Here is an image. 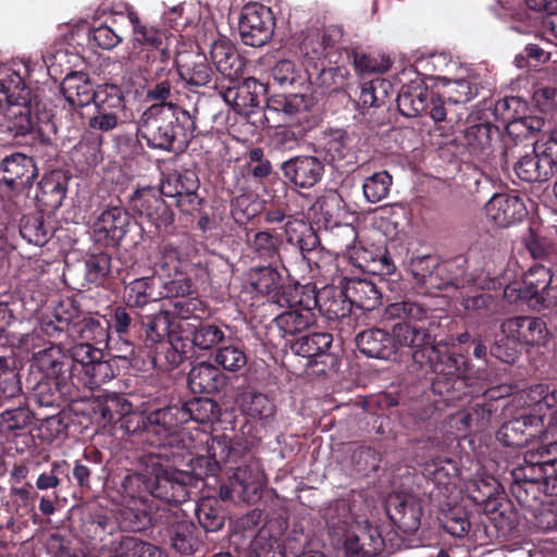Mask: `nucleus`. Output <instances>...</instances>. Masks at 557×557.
<instances>
[{
  "label": "nucleus",
  "mask_w": 557,
  "mask_h": 557,
  "mask_svg": "<svg viewBox=\"0 0 557 557\" xmlns=\"http://www.w3.org/2000/svg\"><path fill=\"white\" fill-rule=\"evenodd\" d=\"M428 314V307L409 299L385 308L387 319L401 320L392 327L395 354L401 348L410 349L416 363L430 367L432 391L451 401L473 392L472 364L456 346L435 344L425 326Z\"/></svg>",
  "instance_id": "1"
},
{
  "label": "nucleus",
  "mask_w": 557,
  "mask_h": 557,
  "mask_svg": "<svg viewBox=\"0 0 557 557\" xmlns=\"http://www.w3.org/2000/svg\"><path fill=\"white\" fill-rule=\"evenodd\" d=\"M198 437V447L194 446L197 448L194 471L198 475L218 476L223 466L242 462L234 468L228 484L220 486L221 499H231L233 494L244 502L258 497L265 478L247 441L232 440L225 434L213 436L207 432H199Z\"/></svg>",
  "instance_id": "2"
},
{
  "label": "nucleus",
  "mask_w": 557,
  "mask_h": 557,
  "mask_svg": "<svg viewBox=\"0 0 557 557\" xmlns=\"http://www.w3.org/2000/svg\"><path fill=\"white\" fill-rule=\"evenodd\" d=\"M178 470L164 463L160 454L149 453L129 461L128 456H121L117 470H123V492L131 502L145 503L148 498L159 499L166 504L181 505L190 497V491L196 481L205 479L194 471Z\"/></svg>",
  "instance_id": "3"
},
{
  "label": "nucleus",
  "mask_w": 557,
  "mask_h": 557,
  "mask_svg": "<svg viewBox=\"0 0 557 557\" xmlns=\"http://www.w3.org/2000/svg\"><path fill=\"white\" fill-rule=\"evenodd\" d=\"M519 398L528 411L504 422L496 432L499 443L522 447L537 437L544 428V418L557 413V386L537 383L523 388Z\"/></svg>",
  "instance_id": "4"
},
{
  "label": "nucleus",
  "mask_w": 557,
  "mask_h": 557,
  "mask_svg": "<svg viewBox=\"0 0 557 557\" xmlns=\"http://www.w3.org/2000/svg\"><path fill=\"white\" fill-rule=\"evenodd\" d=\"M196 122L186 110L173 103H154L141 114L137 134L151 148L172 150L174 143L187 145L196 132Z\"/></svg>",
  "instance_id": "5"
},
{
  "label": "nucleus",
  "mask_w": 557,
  "mask_h": 557,
  "mask_svg": "<svg viewBox=\"0 0 557 557\" xmlns=\"http://www.w3.org/2000/svg\"><path fill=\"white\" fill-rule=\"evenodd\" d=\"M36 366L42 372L40 380L33 387V398L41 407H61L69 401L87 397L77 392L75 379L71 376L67 361L59 349L49 348L38 354Z\"/></svg>",
  "instance_id": "6"
},
{
  "label": "nucleus",
  "mask_w": 557,
  "mask_h": 557,
  "mask_svg": "<svg viewBox=\"0 0 557 557\" xmlns=\"http://www.w3.org/2000/svg\"><path fill=\"white\" fill-rule=\"evenodd\" d=\"M552 271L543 264H534L524 273L521 284L507 285L504 298L510 304L527 305L541 311L557 305V286L552 285Z\"/></svg>",
  "instance_id": "7"
},
{
  "label": "nucleus",
  "mask_w": 557,
  "mask_h": 557,
  "mask_svg": "<svg viewBox=\"0 0 557 557\" xmlns=\"http://www.w3.org/2000/svg\"><path fill=\"white\" fill-rule=\"evenodd\" d=\"M86 295L78 294L73 297L61 299L51 312L41 317V330L46 333L49 348L59 349L62 352L73 339L74 324L82 318L84 311L82 306Z\"/></svg>",
  "instance_id": "8"
},
{
  "label": "nucleus",
  "mask_w": 557,
  "mask_h": 557,
  "mask_svg": "<svg viewBox=\"0 0 557 557\" xmlns=\"http://www.w3.org/2000/svg\"><path fill=\"white\" fill-rule=\"evenodd\" d=\"M127 17L133 27L132 49L128 54L129 62L138 67H147L158 59L165 63L170 52L163 46V34L153 26L143 24L133 10L127 11Z\"/></svg>",
  "instance_id": "9"
},
{
  "label": "nucleus",
  "mask_w": 557,
  "mask_h": 557,
  "mask_svg": "<svg viewBox=\"0 0 557 557\" xmlns=\"http://www.w3.org/2000/svg\"><path fill=\"white\" fill-rule=\"evenodd\" d=\"M290 350L300 357L308 359L307 368L318 375L336 371L339 361L330 349L333 344V335L329 332H311L295 338L287 339Z\"/></svg>",
  "instance_id": "10"
},
{
  "label": "nucleus",
  "mask_w": 557,
  "mask_h": 557,
  "mask_svg": "<svg viewBox=\"0 0 557 557\" xmlns=\"http://www.w3.org/2000/svg\"><path fill=\"white\" fill-rule=\"evenodd\" d=\"M247 281L253 292L277 306L288 304L293 299V295H298L304 286L298 282H287L277 268V263L250 268Z\"/></svg>",
  "instance_id": "11"
},
{
  "label": "nucleus",
  "mask_w": 557,
  "mask_h": 557,
  "mask_svg": "<svg viewBox=\"0 0 557 557\" xmlns=\"http://www.w3.org/2000/svg\"><path fill=\"white\" fill-rule=\"evenodd\" d=\"M397 107L407 117L426 114L434 122H442L447 116L444 99L438 94L429 91L422 84L403 87L397 98Z\"/></svg>",
  "instance_id": "12"
},
{
  "label": "nucleus",
  "mask_w": 557,
  "mask_h": 557,
  "mask_svg": "<svg viewBox=\"0 0 557 557\" xmlns=\"http://www.w3.org/2000/svg\"><path fill=\"white\" fill-rule=\"evenodd\" d=\"M475 381L476 379L473 375L472 393L466 394L462 397L451 401L447 400L445 395H441L431 391L433 395L440 396L441 399L431 401L429 396H422L419 399H413L409 405H403L401 409L399 410L403 421L412 428L428 430L430 426L435 425L440 420L442 406H456L458 403L480 394V387L476 385ZM430 389H432V386Z\"/></svg>",
  "instance_id": "13"
},
{
  "label": "nucleus",
  "mask_w": 557,
  "mask_h": 557,
  "mask_svg": "<svg viewBox=\"0 0 557 557\" xmlns=\"http://www.w3.org/2000/svg\"><path fill=\"white\" fill-rule=\"evenodd\" d=\"M533 150L523 156H516L513 149H507L504 153L505 163H512L515 174H530L533 172L543 174H557V138L550 136L544 148L539 141L533 143Z\"/></svg>",
  "instance_id": "14"
},
{
  "label": "nucleus",
  "mask_w": 557,
  "mask_h": 557,
  "mask_svg": "<svg viewBox=\"0 0 557 557\" xmlns=\"http://www.w3.org/2000/svg\"><path fill=\"white\" fill-rule=\"evenodd\" d=\"M186 417L182 403L151 410L148 412V435L157 437L158 446H173L180 442Z\"/></svg>",
  "instance_id": "15"
},
{
  "label": "nucleus",
  "mask_w": 557,
  "mask_h": 557,
  "mask_svg": "<svg viewBox=\"0 0 557 557\" xmlns=\"http://www.w3.org/2000/svg\"><path fill=\"white\" fill-rule=\"evenodd\" d=\"M132 218L120 205H108L92 224V238L103 247L116 248L129 231Z\"/></svg>",
  "instance_id": "16"
},
{
  "label": "nucleus",
  "mask_w": 557,
  "mask_h": 557,
  "mask_svg": "<svg viewBox=\"0 0 557 557\" xmlns=\"http://www.w3.org/2000/svg\"><path fill=\"white\" fill-rule=\"evenodd\" d=\"M302 288L307 295V305L330 321L346 318L351 312L352 308L344 284L326 285L320 290H317L313 284H305Z\"/></svg>",
  "instance_id": "17"
},
{
  "label": "nucleus",
  "mask_w": 557,
  "mask_h": 557,
  "mask_svg": "<svg viewBox=\"0 0 557 557\" xmlns=\"http://www.w3.org/2000/svg\"><path fill=\"white\" fill-rule=\"evenodd\" d=\"M243 42L251 47L265 45L273 35L274 20L269 8L261 4H248L243 8L238 24Z\"/></svg>",
  "instance_id": "18"
},
{
  "label": "nucleus",
  "mask_w": 557,
  "mask_h": 557,
  "mask_svg": "<svg viewBox=\"0 0 557 557\" xmlns=\"http://www.w3.org/2000/svg\"><path fill=\"white\" fill-rule=\"evenodd\" d=\"M307 301L306 292L301 288L298 295H293V299L288 304L281 306L282 308H288V310L273 319L274 325L286 341L288 336L295 338V336L306 332L310 326L315 324L317 314L313 308L307 305Z\"/></svg>",
  "instance_id": "19"
},
{
  "label": "nucleus",
  "mask_w": 557,
  "mask_h": 557,
  "mask_svg": "<svg viewBox=\"0 0 557 557\" xmlns=\"http://www.w3.org/2000/svg\"><path fill=\"white\" fill-rule=\"evenodd\" d=\"M386 513L403 533L418 531L423 515L422 500L411 494H391L385 502Z\"/></svg>",
  "instance_id": "20"
},
{
  "label": "nucleus",
  "mask_w": 557,
  "mask_h": 557,
  "mask_svg": "<svg viewBox=\"0 0 557 557\" xmlns=\"http://www.w3.org/2000/svg\"><path fill=\"white\" fill-rule=\"evenodd\" d=\"M131 205L139 219L149 222L157 230L168 227L174 221L172 209L153 187L135 190L131 197Z\"/></svg>",
  "instance_id": "21"
},
{
  "label": "nucleus",
  "mask_w": 557,
  "mask_h": 557,
  "mask_svg": "<svg viewBox=\"0 0 557 557\" xmlns=\"http://www.w3.org/2000/svg\"><path fill=\"white\" fill-rule=\"evenodd\" d=\"M70 475L71 485L78 487L82 493L90 492L94 483L107 478V460L103 453L94 446L86 447L82 457L74 461Z\"/></svg>",
  "instance_id": "22"
},
{
  "label": "nucleus",
  "mask_w": 557,
  "mask_h": 557,
  "mask_svg": "<svg viewBox=\"0 0 557 557\" xmlns=\"http://www.w3.org/2000/svg\"><path fill=\"white\" fill-rule=\"evenodd\" d=\"M199 185L198 176H162L159 191L175 198L182 212L194 214L203 203V198L198 195Z\"/></svg>",
  "instance_id": "23"
},
{
  "label": "nucleus",
  "mask_w": 557,
  "mask_h": 557,
  "mask_svg": "<svg viewBox=\"0 0 557 557\" xmlns=\"http://www.w3.org/2000/svg\"><path fill=\"white\" fill-rule=\"evenodd\" d=\"M113 474L117 494L121 496L123 509L120 511L119 524L122 530L139 532L146 530L152 523L154 502L148 498L145 503L131 502L123 492V470Z\"/></svg>",
  "instance_id": "24"
},
{
  "label": "nucleus",
  "mask_w": 557,
  "mask_h": 557,
  "mask_svg": "<svg viewBox=\"0 0 557 557\" xmlns=\"http://www.w3.org/2000/svg\"><path fill=\"white\" fill-rule=\"evenodd\" d=\"M238 408L247 422L261 428L273 426L277 406L273 397L258 391H244L237 397Z\"/></svg>",
  "instance_id": "25"
},
{
  "label": "nucleus",
  "mask_w": 557,
  "mask_h": 557,
  "mask_svg": "<svg viewBox=\"0 0 557 557\" xmlns=\"http://www.w3.org/2000/svg\"><path fill=\"white\" fill-rule=\"evenodd\" d=\"M191 240L184 236L176 240H162L158 246L154 264L164 274L185 272L194 255Z\"/></svg>",
  "instance_id": "26"
},
{
  "label": "nucleus",
  "mask_w": 557,
  "mask_h": 557,
  "mask_svg": "<svg viewBox=\"0 0 557 557\" xmlns=\"http://www.w3.org/2000/svg\"><path fill=\"white\" fill-rule=\"evenodd\" d=\"M500 331L516 336L521 346H545L549 336L546 322L529 315L506 319L500 325Z\"/></svg>",
  "instance_id": "27"
},
{
  "label": "nucleus",
  "mask_w": 557,
  "mask_h": 557,
  "mask_svg": "<svg viewBox=\"0 0 557 557\" xmlns=\"http://www.w3.org/2000/svg\"><path fill=\"white\" fill-rule=\"evenodd\" d=\"M487 218L498 227L521 222L528 214L523 201L516 195L494 194L485 205Z\"/></svg>",
  "instance_id": "28"
},
{
  "label": "nucleus",
  "mask_w": 557,
  "mask_h": 557,
  "mask_svg": "<svg viewBox=\"0 0 557 557\" xmlns=\"http://www.w3.org/2000/svg\"><path fill=\"white\" fill-rule=\"evenodd\" d=\"M30 103H14L0 111V140H14L29 135L35 126Z\"/></svg>",
  "instance_id": "29"
},
{
  "label": "nucleus",
  "mask_w": 557,
  "mask_h": 557,
  "mask_svg": "<svg viewBox=\"0 0 557 557\" xmlns=\"http://www.w3.org/2000/svg\"><path fill=\"white\" fill-rule=\"evenodd\" d=\"M346 557H384L386 544L377 527L369 525L349 534L344 543Z\"/></svg>",
  "instance_id": "30"
},
{
  "label": "nucleus",
  "mask_w": 557,
  "mask_h": 557,
  "mask_svg": "<svg viewBox=\"0 0 557 557\" xmlns=\"http://www.w3.org/2000/svg\"><path fill=\"white\" fill-rule=\"evenodd\" d=\"M168 536L170 547L181 556H193L203 547L202 533L190 520L173 521Z\"/></svg>",
  "instance_id": "31"
},
{
  "label": "nucleus",
  "mask_w": 557,
  "mask_h": 557,
  "mask_svg": "<svg viewBox=\"0 0 557 557\" xmlns=\"http://www.w3.org/2000/svg\"><path fill=\"white\" fill-rule=\"evenodd\" d=\"M355 342L359 351L368 358L391 360L396 356L393 335L383 329H366L356 335Z\"/></svg>",
  "instance_id": "32"
},
{
  "label": "nucleus",
  "mask_w": 557,
  "mask_h": 557,
  "mask_svg": "<svg viewBox=\"0 0 557 557\" xmlns=\"http://www.w3.org/2000/svg\"><path fill=\"white\" fill-rule=\"evenodd\" d=\"M96 113L89 119V126L92 129L109 132L117 127L122 122L124 111V99L119 90L113 89L111 94H104L96 100Z\"/></svg>",
  "instance_id": "33"
},
{
  "label": "nucleus",
  "mask_w": 557,
  "mask_h": 557,
  "mask_svg": "<svg viewBox=\"0 0 557 557\" xmlns=\"http://www.w3.org/2000/svg\"><path fill=\"white\" fill-rule=\"evenodd\" d=\"M182 336L189 342L188 346L200 350H210L223 344L225 332L222 326L200 319L196 323H181L178 325Z\"/></svg>",
  "instance_id": "34"
},
{
  "label": "nucleus",
  "mask_w": 557,
  "mask_h": 557,
  "mask_svg": "<svg viewBox=\"0 0 557 557\" xmlns=\"http://www.w3.org/2000/svg\"><path fill=\"white\" fill-rule=\"evenodd\" d=\"M161 277L156 275L134 278L123 289L124 305L141 309L161 299Z\"/></svg>",
  "instance_id": "35"
},
{
  "label": "nucleus",
  "mask_w": 557,
  "mask_h": 557,
  "mask_svg": "<svg viewBox=\"0 0 557 557\" xmlns=\"http://www.w3.org/2000/svg\"><path fill=\"white\" fill-rule=\"evenodd\" d=\"M131 404L123 394L103 391L91 400V409L103 426H116L125 411L131 410Z\"/></svg>",
  "instance_id": "36"
},
{
  "label": "nucleus",
  "mask_w": 557,
  "mask_h": 557,
  "mask_svg": "<svg viewBox=\"0 0 557 557\" xmlns=\"http://www.w3.org/2000/svg\"><path fill=\"white\" fill-rule=\"evenodd\" d=\"M422 474L440 490L443 488L448 492L450 487L456 486L460 468L457 459L448 455H438L423 463Z\"/></svg>",
  "instance_id": "37"
},
{
  "label": "nucleus",
  "mask_w": 557,
  "mask_h": 557,
  "mask_svg": "<svg viewBox=\"0 0 557 557\" xmlns=\"http://www.w3.org/2000/svg\"><path fill=\"white\" fill-rule=\"evenodd\" d=\"M61 91L65 100L72 107L83 108L91 101L96 103L106 91H95L89 81V76L83 72H72L67 74L62 84Z\"/></svg>",
  "instance_id": "38"
},
{
  "label": "nucleus",
  "mask_w": 557,
  "mask_h": 557,
  "mask_svg": "<svg viewBox=\"0 0 557 557\" xmlns=\"http://www.w3.org/2000/svg\"><path fill=\"white\" fill-rule=\"evenodd\" d=\"M228 383L223 372L210 362L195 364L188 373V387L194 394H214Z\"/></svg>",
  "instance_id": "39"
},
{
  "label": "nucleus",
  "mask_w": 557,
  "mask_h": 557,
  "mask_svg": "<svg viewBox=\"0 0 557 557\" xmlns=\"http://www.w3.org/2000/svg\"><path fill=\"white\" fill-rule=\"evenodd\" d=\"M546 465L547 460L539 459L537 455L529 449L524 453L523 462L510 471L511 480L544 483V493L552 495L548 488L553 479H557V474H553Z\"/></svg>",
  "instance_id": "40"
},
{
  "label": "nucleus",
  "mask_w": 557,
  "mask_h": 557,
  "mask_svg": "<svg viewBox=\"0 0 557 557\" xmlns=\"http://www.w3.org/2000/svg\"><path fill=\"white\" fill-rule=\"evenodd\" d=\"M210 57L216 70L224 77L235 81L243 75L245 62L228 40L219 39L213 41Z\"/></svg>",
  "instance_id": "41"
},
{
  "label": "nucleus",
  "mask_w": 557,
  "mask_h": 557,
  "mask_svg": "<svg viewBox=\"0 0 557 557\" xmlns=\"http://www.w3.org/2000/svg\"><path fill=\"white\" fill-rule=\"evenodd\" d=\"M171 327L172 321L169 311L160 310L153 314L143 315L139 342H143L147 347L160 346L170 337L176 335Z\"/></svg>",
  "instance_id": "42"
},
{
  "label": "nucleus",
  "mask_w": 557,
  "mask_h": 557,
  "mask_svg": "<svg viewBox=\"0 0 557 557\" xmlns=\"http://www.w3.org/2000/svg\"><path fill=\"white\" fill-rule=\"evenodd\" d=\"M438 276L442 281L438 290L462 289L475 284L474 275L468 272V260L462 256L441 261Z\"/></svg>",
  "instance_id": "43"
},
{
  "label": "nucleus",
  "mask_w": 557,
  "mask_h": 557,
  "mask_svg": "<svg viewBox=\"0 0 557 557\" xmlns=\"http://www.w3.org/2000/svg\"><path fill=\"white\" fill-rule=\"evenodd\" d=\"M344 281L351 308L372 311L381 305L382 294L371 281L357 277H345Z\"/></svg>",
  "instance_id": "44"
},
{
  "label": "nucleus",
  "mask_w": 557,
  "mask_h": 557,
  "mask_svg": "<svg viewBox=\"0 0 557 557\" xmlns=\"http://www.w3.org/2000/svg\"><path fill=\"white\" fill-rule=\"evenodd\" d=\"M440 263L438 257L434 255L412 257L409 261V271L414 283L425 293L438 290V284H442L438 276Z\"/></svg>",
  "instance_id": "45"
},
{
  "label": "nucleus",
  "mask_w": 557,
  "mask_h": 557,
  "mask_svg": "<svg viewBox=\"0 0 557 557\" xmlns=\"http://www.w3.org/2000/svg\"><path fill=\"white\" fill-rule=\"evenodd\" d=\"M246 242L259 259L268 263H282L280 253L282 237L280 234L270 231L253 232L250 230L246 232Z\"/></svg>",
  "instance_id": "46"
},
{
  "label": "nucleus",
  "mask_w": 557,
  "mask_h": 557,
  "mask_svg": "<svg viewBox=\"0 0 557 557\" xmlns=\"http://www.w3.org/2000/svg\"><path fill=\"white\" fill-rule=\"evenodd\" d=\"M77 337L84 342L91 343L98 347L108 346L110 344L111 333L108 319L104 317L97 318L89 312L74 324L73 339Z\"/></svg>",
  "instance_id": "47"
},
{
  "label": "nucleus",
  "mask_w": 557,
  "mask_h": 557,
  "mask_svg": "<svg viewBox=\"0 0 557 557\" xmlns=\"http://www.w3.org/2000/svg\"><path fill=\"white\" fill-rule=\"evenodd\" d=\"M285 234L287 242L298 248L302 259L310 261L308 255L320 245V238L312 225L302 219L288 220Z\"/></svg>",
  "instance_id": "48"
},
{
  "label": "nucleus",
  "mask_w": 557,
  "mask_h": 557,
  "mask_svg": "<svg viewBox=\"0 0 557 557\" xmlns=\"http://www.w3.org/2000/svg\"><path fill=\"white\" fill-rule=\"evenodd\" d=\"M141 317L126 305L113 307L108 319L111 335L139 339Z\"/></svg>",
  "instance_id": "49"
},
{
  "label": "nucleus",
  "mask_w": 557,
  "mask_h": 557,
  "mask_svg": "<svg viewBox=\"0 0 557 557\" xmlns=\"http://www.w3.org/2000/svg\"><path fill=\"white\" fill-rule=\"evenodd\" d=\"M114 376V368L110 361L99 358V360L92 361L85 368L79 369V372H76L73 379H75L77 392L81 393V388L92 392L103 383L111 381Z\"/></svg>",
  "instance_id": "50"
},
{
  "label": "nucleus",
  "mask_w": 557,
  "mask_h": 557,
  "mask_svg": "<svg viewBox=\"0 0 557 557\" xmlns=\"http://www.w3.org/2000/svg\"><path fill=\"white\" fill-rule=\"evenodd\" d=\"M178 75L189 86L203 87L211 82L213 71L206 55L197 53L188 54L178 62Z\"/></svg>",
  "instance_id": "51"
},
{
  "label": "nucleus",
  "mask_w": 557,
  "mask_h": 557,
  "mask_svg": "<svg viewBox=\"0 0 557 557\" xmlns=\"http://www.w3.org/2000/svg\"><path fill=\"white\" fill-rule=\"evenodd\" d=\"M16 404L14 407H7L0 411V429L3 432H15L27 429L34 421V413L26 404V397L21 389V398L14 397L10 403Z\"/></svg>",
  "instance_id": "52"
},
{
  "label": "nucleus",
  "mask_w": 557,
  "mask_h": 557,
  "mask_svg": "<svg viewBox=\"0 0 557 557\" xmlns=\"http://www.w3.org/2000/svg\"><path fill=\"white\" fill-rule=\"evenodd\" d=\"M73 341L74 339H71L66 348L62 350L63 358L58 360L63 362L67 361L71 364L72 377L76 372H79V369L104 357L102 347L84 341L78 344H73Z\"/></svg>",
  "instance_id": "53"
},
{
  "label": "nucleus",
  "mask_w": 557,
  "mask_h": 557,
  "mask_svg": "<svg viewBox=\"0 0 557 557\" xmlns=\"http://www.w3.org/2000/svg\"><path fill=\"white\" fill-rule=\"evenodd\" d=\"M264 90L262 84L253 77L245 79L242 87L230 86L221 91L223 100L230 104L235 111L242 112L246 108L257 107L258 99L256 97L257 89Z\"/></svg>",
  "instance_id": "54"
},
{
  "label": "nucleus",
  "mask_w": 557,
  "mask_h": 557,
  "mask_svg": "<svg viewBox=\"0 0 557 557\" xmlns=\"http://www.w3.org/2000/svg\"><path fill=\"white\" fill-rule=\"evenodd\" d=\"M30 89L26 86L22 76L12 70L0 71V102L8 106L14 103L32 102Z\"/></svg>",
  "instance_id": "55"
},
{
  "label": "nucleus",
  "mask_w": 557,
  "mask_h": 557,
  "mask_svg": "<svg viewBox=\"0 0 557 557\" xmlns=\"http://www.w3.org/2000/svg\"><path fill=\"white\" fill-rule=\"evenodd\" d=\"M502 485L493 475H483L469 482L467 493L469 498L486 510L490 503H496L502 496Z\"/></svg>",
  "instance_id": "56"
},
{
  "label": "nucleus",
  "mask_w": 557,
  "mask_h": 557,
  "mask_svg": "<svg viewBox=\"0 0 557 557\" xmlns=\"http://www.w3.org/2000/svg\"><path fill=\"white\" fill-rule=\"evenodd\" d=\"M214 366L234 374L245 370L248 363L246 349L240 343L221 344L213 356Z\"/></svg>",
  "instance_id": "57"
},
{
  "label": "nucleus",
  "mask_w": 557,
  "mask_h": 557,
  "mask_svg": "<svg viewBox=\"0 0 557 557\" xmlns=\"http://www.w3.org/2000/svg\"><path fill=\"white\" fill-rule=\"evenodd\" d=\"M191 346L185 343L182 334L180 336L175 335L160 346H157L154 362H161L163 359L164 364H161V367L165 370H172L189 358Z\"/></svg>",
  "instance_id": "58"
},
{
  "label": "nucleus",
  "mask_w": 557,
  "mask_h": 557,
  "mask_svg": "<svg viewBox=\"0 0 557 557\" xmlns=\"http://www.w3.org/2000/svg\"><path fill=\"white\" fill-rule=\"evenodd\" d=\"M21 398V377L11 356H0V408L11 398Z\"/></svg>",
  "instance_id": "59"
},
{
  "label": "nucleus",
  "mask_w": 557,
  "mask_h": 557,
  "mask_svg": "<svg viewBox=\"0 0 557 557\" xmlns=\"http://www.w3.org/2000/svg\"><path fill=\"white\" fill-rule=\"evenodd\" d=\"M186 410V422L195 421L200 424H212L220 420L221 406L209 397H195L182 403Z\"/></svg>",
  "instance_id": "60"
},
{
  "label": "nucleus",
  "mask_w": 557,
  "mask_h": 557,
  "mask_svg": "<svg viewBox=\"0 0 557 557\" xmlns=\"http://www.w3.org/2000/svg\"><path fill=\"white\" fill-rule=\"evenodd\" d=\"M195 515L206 532H216L225 522L221 504L214 497L201 498L196 505Z\"/></svg>",
  "instance_id": "61"
},
{
  "label": "nucleus",
  "mask_w": 557,
  "mask_h": 557,
  "mask_svg": "<svg viewBox=\"0 0 557 557\" xmlns=\"http://www.w3.org/2000/svg\"><path fill=\"white\" fill-rule=\"evenodd\" d=\"M498 136V128L490 122H479L469 125L463 132L466 145L472 153H484L491 146L494 137Z\"/></svg>",
  "instance_id": "62"
},
{
  "label": "nucleus",
  "mask_w": 557,
  "mask_h": 557,
  "mask_svg": "<svg viewBox=\"0 0 557 557\" xmlns=\"http://www.w3.org/2000/svg\"><path fill=\"white\" fill-rule=\"evenodd\" d=\"M170 317L184 321L183 323H196L209 314V308L198 296H186L171 301Z\"/></svg>",
  "instance_id": "63"
},
{
  "label": "nucleus",
  "mask_w": 557,
  "mask_h": 557,
  "mask_svg": "<svg viewBox=\"0 0 557 557\" xmlns=\"http://www.w3.org/2000/svg\"><path fill=\"white\" fill-rule=\"evenodd\" d=\"M357 267L364 273L380 276L392 275L396 271V265L386 249L376 252L363 249L357 258Z\"/></svg>",
  "instance_id": "64"
}]
</instances>
